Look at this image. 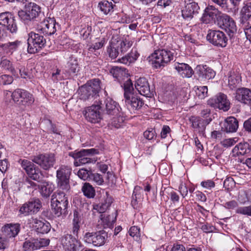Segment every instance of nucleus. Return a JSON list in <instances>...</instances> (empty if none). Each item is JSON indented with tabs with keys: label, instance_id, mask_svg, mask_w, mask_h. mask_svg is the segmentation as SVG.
<instances>
[{
	"label": "nucleus",
	"instance_id": "24",
	"mask_svg": "<svg viewBox=\"0 0 251 251\" xmlns=\"http://www.w3.org/2000/svg\"><path fill=\"white\" fill-rule=\"evenodd\" d=\"M124 98L126 104L128 108L130 106V108L132 110L140 109L144 104L143 101L134 93L129 96L126 94Z\"/></svg>",
	"mask_w": 251,
	"mask_h": 251
},
{
	"label": "nucleus",
	"instance_id": "44",
	"mask_svg": "<svg viewBox=\"0 0 251 251\" xmlns=\"http://www.w3.org/2000/svg\"><path fill=\"white\" fill-rule=\"evenodd\" d=\"M99 6L101 11L105 14H108L113 9L112 2L104 0L99 3Z\"/></svg>",
	"mask_w": 251,
	"mask_h": 251
},
{
	"label": "nucleus",
	"instance_id": "20",
	"mask_svg": "<svg viewBox=\"0 0 251 251\" xmlns=\"http://www.w3.org/2000/svg\"><path fill=\"white\" fill-rule=\"evenodd\" d=\"M196 71L199 79L201 81L212 79L215 75V72L206 65H198L196 68Z\"/></svg>",
	"mask_w": 251,
	"mask_h": 251
},
{
	"label": "nucleus",
	"instance_id": "57",
	"mask_svg": "<svg viewBox=\"0 0 251 251\" xmlns=\"http://www.w3.org/2000/svg\"><path fill=\"white\" fill-rule=\"evenodd\" d=\"M98 185L102 184L103 179L101 176L99 174H92L91 178Z\"/></svg>",
	"mask_w": 251,
	"mask_h": 251
},
{
	"label": "nucleus",
	"instance_id": "34",
	"mask_svg": "<svg viewBox=\"0 0 251 251\" xmlns=\"http://www.w3.org/2000/svg\"><path fill=\"white\" fill-rule=\"evenodd\" d=\"M240 23L242 25L250 22L251 17V2L246 4L242 8L240 12Z\"/></svg>",
	"mask_w": 251,
	"mask_h": 251
},
{
	"label": "nucleus",
	"instance_id": "64",
	"mask_svg": "<svg viewBox=\"0 0 251 251\" xmlns=\"http://www.w3.org/2000/svg\"><path fill=\"white\" fill-rule=\"evenodd\" d=\"M171 251H186L185 247L181 244H174Z\"/></svg>",
	"mask_w": 251,
	"mask_h": 251
},
{
	"label": "nucleus",
	"instance_id": "1",
	"mask_svg": "<svg viewBox=\"0 0 251 251\" xmlns=\"http://www.w3.org/2000/svg\"><path fill=\"white\" fill-rule=\"evenodd\" d=\"M68 205V197L64 191L59 190L51 196V206L54 214L57 217L66 214Z\"/></svg>",
	"mask_w": 251,
	"mask_h": 251
},
{
	"label": "nucleus",
	"instance_id": "16",
	"mask_svg": "<svg viewBox=\"0 0 251 251\" xmlns=\"http://www.w3.org/2000/svg\"><path fill=\"white\" fill-rule=\"evenodd\" d=\"M218 25L219 26L230 33L236 31L237 27L234 20L228 15L223 14L219 16Z\"/></svg>",
	"mask_w": 251,
	"mask_h": 251
},
{
	"label": "nucleus",
	"instance_id": "49",
	"mask_svg": "<svg viewBox=\"0 0 251 251\" xmlns=\"http://www.w3.org/2000/svg\"><path fill=\"white\" fill-rule=\"evenodd\" d=\"M105 43V40L104 39H101L100 41L98 42H96L92 45L90 46L88 48V50L90 52H94L96 50H98L101 48Z\"/></svg>",
	"mask_w": 251,
	"mask_h": 251
},
{
	"label": "nucleus",
	"instance_id": "31",
	"mask_svg": "<svg viewBox=\"0 0 251 251\" xmlns=\"http://www.w3.org/2000/svg\"><path fill=\"white\" fill-rule=\"evenodd\" d=\"M238 127L237 120L233 117H229L225 120L222 128L226 132H234L237 130Z\"/></svg>",
	"mask_w": 251,
	"mask_h": 251
},
{
	"label": "nucleus",
	"instance_id": "47",
	"mask_svg": "<svg viewBox=\"0 0 251 251\" xmlns=\"http://www.w3.org/2000/svg\"><path fill=\"white\" fill-rule=\"evenodd\" d=\"M127 80L124 84V97H126V95L127 94L129 96L131 94H133L132 91L133 90L132 83L130 79L127 77Z\"/></svg>",
	"mask_w": 251,
	"mask_h": 251
},
{
	"label": "nucleus",
	"instance_id": "13",
	"mask_svg": "<svg viewBox=\"0 0 251 251\" xmlns=\"http://www.w3.org/2000/svg\"><path fill=\"white\" fill-rule=\"evenodd\" d=\"M0 25L6 26L7 29L12 33L17 31L18 26L16 21L9 12L0 13Z\"/></svg>",
	"mask_w": 251,
	"mask_h": 251
},
{
	"label": "nucleus",
	"instance_id": "39",
	"mask_svg": "<svg viewBox=\"0 0 251 251\" xmlns=\"http://www.w3.org/2000/svg\"><path fill=\"white\" fill-rule=\"evenodd\" d=\"M116 44L121 53H124L131 48L133 43L128 39H125L123 40L117 41Z\"/></svg>",
	"mask_w": 251,
	"mask_h": 251
},
{
	"label": "nucleus",
	"instance_id": "52",
	"mask_svg": "<svg viewBox=\"0 0 251 251\" xmlns=\"http://www.w3.org/2000/svg\"><path fill=\"white\" fill-rule=\"evenodd\" d=\"M129 234L134 238L136 240H138L140 236V229L136 226H133L130 227L128 231Z\"/></svg>",
	"mask_w": 251,
	"mask_h": 251
},
{
	"label": "nucleus",
	"instance_id": "45",
	"mask_svg": "<svg viewBox=\"0 0 251 251\" xmlns=\"http://www.w3.org/2000/svg\"><path fill=\"white\" fill-rule=\"evenodd\" d=\"M80 222V218L78 215L77 211L74 212V219H73V232L74 234H76L79 230V223Z\"/></svg>",
	"mask_w": 251,
	"mask_h": 251
},
{
	"label": "nucleus",
	"instance_id": "30",
	"mask_svg": "<svg viewBox=\"0 0 251 251\" xmlns=\"http://www.w3.org/2000/svg\"><path fill=\"white\" fill-rule=\"evenodd\" d=\"M66 68H67L66 73L69 75H76L80 69L77 59L73 56L70 57Z\"/></svg>",
	"mask_w": 251,
	"mask_h": 251
},
{
	"label": "nucleus",
	"instance_id": "22",
	"mask_svg": "<svg viewBox=\"0 0 251 251\" xmlns=\"http://www.w3.org/2000/svg\"><path fill=\"white\" fill-rule=\"evenodd\" d=\"M235 99L244 104H251V90L246 88L237 89L235 94Z\"/></svg>",
	"mask_w": 251,
	"mask_h": 251
},
{
	"label": "nucleus",
	"instance_id": "19",
	"mask_svg": "<svg viewBox=\"0 0 251 251\" xmlns=\"http://www.w3.org/2000/svg\"><path fill=\"white\" fill-rule=\"evenodd\" d=\"M135 87L138 92L142 95L151 98L153 96V92L150 89L148 81L145 78H139L135 84Z\"/></svg>",
	"mask_w": 251,
	"mask_h": 251
},
{
	"label": "nucleus",
	"instance_id": "35",
	"mask_svg": "<svg viewBox=\"0 0 251 251\" xmlns=\"http://www.w3.org/2000/svg\"><path fill=\"white\" fill-rule=\"evenodd\" d=\"M97 153L96 150L94 149H83L80 151H75L74 152H71L69 153V155L73 157L75 159V161H77V160L79 159H82L86 156H90L91 154H94Z\"/></svg>",
	"mask_w": 251,
	"mask_h": 251
},
{
	"label": "nucleus",
	"instance_id": "36",
	"mask_svg": "<svg viewBox=\"0 0 251 251\" xmlns=\"http://www.w3.org/2000/svg\"><path fill=\"white\" fill-rule=\"evenodd\" d=\"M20 44V41L16 40L13 42L0 44V48L2 49L5 53L12 54L14 51L18 49Z\"/></svg>",
	"mask_w": 251,
	"mask_h": 251
},
{
	"label": "nucleus",
	"instance_id": "21",
	"mask_svg": "<svg viewBox=\"0 0 251 251\" xmlns=\"http://www.w3.org/2000/svg\"><path fill=\"white\" fill-rule=\"evenodd\" d=\"M18 162L30 178L35 180H39L40 175L36 172L32 162L26 159H20Z\"/></svg>",
	"mask_w": 251,
	"mask_h": 251
},
{
	"label": "nucleus",
	"instance_id": "41",
	"mask_svg": "<svg viewBox=\"0 0 251 251\" xmlns=\"http://www.w3.org/2000/svg\"><path fill=\"white\" fill-rule=\"evenodd\" d=\"M241 77L234 73H230L228 76V85L230 89H233L239 84Z\"/></svg>",
	"mask_w": 251,
	"mask_h": 251
},
{
	"label": "nucleus",
	"instance_id": "63",
	"mask_svg": "<svg viewBox=\"0 0 251 251\" xmlns=\"http://www.w3.org/2000/svg\"><path fill=\"white\" fill-rule=\"evenodd\" d=\"M178 190L183 198H184L185 196L187 195V188L184 184H183V183H181L179 185Z\"/></svg>",
	"mask_w": 251,
	"mask_h": 251
},
{
	"label": "nucleus",
	"instance_id": "6",
	"mask_svg": "<svg viewBox=\"0 0 251 251\" xmlns=\"http://www.w3.org/2000/svg\"><path fill=\"white\" fill-rule=\"evenodd\" d=\"M107 238V234L105 232L99 231L96 232H86L83 237L84 241L95 247L103 245Z\"/></svg>",
	"mask_w": 251,
	"mask_h": 251
},
{
	"label": "nucleus",
	"instance_id": "40",
	"mask_svg": "<svg viewBox=\"0 0 251 251\" xmlns=\"http://www.w3.org/2000/svg\"><path fill=\"white\" fill-rule=\"evenodd\" d=\"M107 52L109 56L112 59L116 58L120 53V50L115 41H112L110 45L107 47Z\"/></svg>",
	"mask_w": 251,
	"mask_h": 251
},
{
	"label": "nucleus",
	"instance_id": "11",
	"mask_svg": "<svg viewBox=\"0 0 251 251\" xmlns=\"http://www.w3.org/2000/svg\"><path fill=\"white\" fill-rule=\"evenodd\" d=\"M206 38L213 45L222 48L226 46L228 41L226 34L220 30H209Z\"/></svg>",
	"mask_w": 251,
	"mask_h": 251
},
{
	"label": "nucleus",
	"instance_id": "50",
	"mask_svg": "<svg viewBox=\"0 0 251 251\" xmlns=\"http://www.w3.org/2000/svg\"><path fill=\"white\" fill-rule=\"evenodd\" d=\"M91 175V172L84 169L79 170L77 172L78 176L84 180H87L88 178L90 179Z\"/></svg>",
	"mask_w": 251,
	"mask_h": 251
},
{
	"label": "nucleus",
	"instance_id": "61",
	"mask_svg": "<svg viewBox=\"0 0 251 251\" xmlns=\"http://www.w3.org/2000/svg\"><path fill=\"white\" fill-rule=\"evenodd\" d=\"M35 242L34 243L29 241H26L23 244V248L25 250L37 249V246H35Z\"/></svg>",
	"mask_w": 251,
	"mask_h": 251
},
{
	"label": "nucleus",
	"instance_id": "59",
	"mask_svg": "<svg viewBox=\"0 0 251 251\" xmlns=\"http://www.w3.org/2000/svg\"><path fill=\"white\" fill-rule=\"evenodd\" d=\"M238 213L251 216V205L248 206L240 207L238 209Z\"/></svg>",
	"mask_w": 251,
	"mask_h": 251
},
{
	"label": "nucleus",
	"instance_id": "17",
	"mask_svg": "<svg viewBox=\"0 0 251 251\" xmlns=\"http://www.w3.org/2000/svg\"><path fill=\"white\" fill-rule=\"evenodd\" d=\"M55 24L53 18L49 17L41 23L38 29L45 35H51L56 32Z\"/></svg>",
	"mask_w": 251,
	"mask_h": 251
},
{
	"label": "nucleus",
	"instance_id": "14",
	"mask_svg": "<svg viewBox=\"0 0 251 251\" xmlns=\"http://www.w3.org/2000/svg\"><path fill=\"white\" fill-rule=\"evenodd\" d=\"M199 10L200 7L197 3L193 0H188L181 11L182 16L184 19L189 20L199 13Z\"/></svg>",
	"mask_w": 251,
	"mask_h": 251
},
{
	"label": "nucleus",
	"instance_id": "28",
	"mask_svg": "<svg viewBox=\"0 0 251 251\" xmlns=\"http://www.w3.org/2000/svg\"><path fill=\"white\" fill-rule=\"evenodd\" d=\"M193 128L199 130V132H202L211 121V119H203L198 117L192 116L190 118Z\"/></svg>",
	"mask_w": 251,
	"mask_h": 251
},
{
	"label": "nucleus",
	"instance_id": "25",
	"mask_svg": "<svg viewBox=\"0 0 251 251\" xmlns=\"http://www.w3.org/2000/svg\"><path fill=\"white\" fill-rule=\"evenodd\" d=\"M219 11L213 6H209L206 8L203 15L201 18V21L205 24L212 22L217 18L218 20L219 19Z\"/></svg>",
	"mask_w": 251,
	"mask_h": 251
},
{
	"label": "nucleus",
	"instance_id": "60",
	"mask_svg": "<svg viewBox=\"0 0 251 251\" xmlns=\"http://www.w3.org/2000/svg\"><path fill=\"white\" fill-rule=\"evenodd\" d=\"M237 141L236 138H228L224 140L221 143L224 147H229L233 145Z\"/></svg>",
	"mask_w": 251,
	"mask_h": 251
},
{
	"label": "nucleus",
	"instance_id": "43",
	"mask_svg": "<svg viewBox=\"0 0 251 251\" xmlns=\"http://www.w3.org/2000/svg\"><path fill=\"white\" fill-rule=\"evenodd\" d=\"M82 191L84 195L89 198H92L95 195L94 188L88 183H85L82 187Z\"/></svg>",
	"mask_w": 251,
	"mask_h": 251
},
{
	"label": "nucleus",
	"instance_id": "38",
	"mask_svg": "<svg viewBox=\"0 0 251 251\" xmlns=\"http://www.w3.org/2000/svg\"><path fill=\"white\" fill-rule=\"evenodd\" d=\"M53 186L49 182H43L40 186V193L45 197H49L53 192Z\"/></svg>",
	"mask_w": 251,
	"mask_h": 251
},
{
	"label": "nucleus",
	"instance_id": "56",
	"mask_svg": "<svg viewBox=\"0 0 251 251\" xmlns=\"http://www.w3.org/2000/svg\"><path fill=\"white\" fill-rule=\"evenodd\" d=\"M13 80V77L10 75H4L0 77V82L3 85L10 84Z\"/></svg>",
	"mask_w": 251,
	"mask_h": 251
},
{
	"label": "nucleus",
	"instance_id": "8",
	"mask_svg": "<svg viewBox=\"0 0 251 251\" xmlns=\"http://www.w3.org/2000/svg\"><path fill=\"white\" fill-rule=\"evenodd\" d=\"M11 97L15 102L23 105H30L34 101L32 94L27 91L21 89L15 90L11 94Z\"/></svg>",
	"mask_w": 251,
	"mask_h": 251
},
{
	"label": "nucleus",
	"instance_id": "26",
	"mask_svg": "<svg viewBox=\"0 0 251 251\" xmlns=\"http://www.w3.org/2000/svg\"><path fill=\"white\" fill-rule=\"evenodd\" d=\"M32 223L35 230L39 233L46 234L50 230V224L46 221H41L36 218L32 219Z\"/></svg>",
	"mask_w": 251,
	"mask_h": 251
},
{
	"label": "nucleus",
	"instance_id": "15",
	"mask_svg": "<svg viewBox=\"0 0 251 251\" xmlns=\"http://www.w3.org/2000/svg\"><path fill=\"white\" fill-rule=\"evenodd\" d=\"M84 115L86 120L92 123H99L101 120L100 107L99 105H93L85 110Z\"/></svg>",
	"mask_w": 251,
	"mask_h": 251
},
{
	"label": "nucleus",
	"instance_id": "32",
	"mask_svg": "<svg viewBox=\"0 0 251 251\" xmlns=\"http://www.w3.org/2000/svg\"><path fill=\"white\" fill-rule=\"evenodd\" d=\"M110 73L116 78L119 82L128 77V71L125 68L114 67L110 71Z\"/></svg>",
	"mask_w": 251,
	"mask_h": 251
},
{
	"label": "nucleus",
	"instance_id": "46",
	"mask_svg": "<svg viewBox=\"0 0 251 251\" xmlns=\"http://www.w3.org/2000/svg\"><path fill=\"white\" fill-rule=\"evenodd\" d=\"M122 112L118 115H113L114 117L111 120V125L114 127L118 128L120 127L124 121V117L122 116Z\"/></svg>",
	"mask_w": 251,
	"mask_h": 251
},
{
	"label": "nucleus",
	"instance_id": "7",
	"mask_svg": "<svg viewBox=\"0 0 251 251\" xmlns=\"http://www.w3.org/2000/svg\"><path fill=\"white\" fill-rule=\"evenodd\" d=\"M32 160L39 165L43 169L49 170L53 167L55 162L54 153H43L33 156Z\"/></svg>",
	"mask_w": 251,
	"mask_h": 251
},
{
	"label": "nucleus",
	"instance_id": "51",
	"mask_svg": "<svg viewBox=\"0 0 251 251\" xmlns=\"http://www.w3.org/2000/svg\"><path fill=\"white\" fill-rule=\"evenodd\" d=\"M95 162V160L91 159L89 156H86L84 158L82 159H79V160H77V161H74V165L75 166H78L82 165H85L86 164L90 163Z\"/></svg>",
	"mask_w": 251,
	"mask_h": 251
},
{
	"label": "nucleus",
	"instance_id": "18",
	"mask_svg": "<svg viewBox=\"0 0 251 251\" xmlns=\"http://www.w3.org/2000/svg\"><path fill=\"white\" fill-rule=\"evenodd\" d=\"M21 230V225L19 224L10 223L5 225L1 228L3 235L14 241V238L18 234Z\"/></svg>",
	"mask_w": 251,
	"mask_h": 251
},
{
	"label": "nucleus",
	"instance_id": "53",
	"mask_svg": "<svg viewBox=\"0 0 251 251\" xmlns=\"http://www.w3.org/2000/svg\"><path fill=\"white\" fill-rule=\"evenodd\" d=\"M19 73L22 78L30 79L32 77V73L30 71L25 69V67L22 66L19 68Z\"/></svg>",
	"mask_w": 251,
	"mask_h": 251
},
{
	"label": "nucleus",
	"instance_id": "2",
	"mask_svg": "<svg viewBox=\"0 0 251 251\" xmlns=\"http://www.w3.org/2000/svg\"><path fill=\"white\" fill-rule=\"evenodd\" d=\"M100 89V81L93 79L79 88L78 93L80 99L84 100L94 99L97 96Z\"/></svg>",
	"mask_w": 251,
	"mask_h": 251
},
{
	"label": "nucleus",
	"instance_id": "58",
	"mask_svg": "<svg viewBox=\"0 0 251 251\" xmlns=\"http://www.w3.org/2000/svg\"><path fill=\"white\" fill-rule=\"evenodd\" d=\"M243 28L245 33L247 37V38L251 42V23H249L243 25H242Z\"/></svg>",
	"mask_w": 251,
	"mask_h": 251
},
{
	"label": "nucleus",
	"instance_id": "33",
	"mask_svg": "<svg viewBox=\"0 0 251 251\" xmlns=\"http://www.w3.org/2000/svg\"><path fill=\"white\" fill-rule=\"evenodd\" d=\"M250 151V145L247 142H241L233 149L232 154L234 156H239L248 153Z\"/></svg>",
	"mask_w": 251,
	"mask_h": 251
},
{
	"label": "nucleus",
	"instance_id": "9",
	"mask_svg": "<svg viewBox=\"0 0 251 251\" xmlns=\"http://www.w3.org/2000/svg\"><path fill=\"white\" fill-rule=\"evenodd\" d=\"M40 12V7L35 3L30 2L25 5V10L18 12V15L22 20L26 22L35 18Z\"/></svg>",
	"mask_w": 251,
	"mask_h": 251
},
{
	"label": "nucleus",
	"instance_id": "27",
	"mask_svg": "<svg viewBox=\"0 0 251 251\" xmlns=\"http://www.w3.org/2000/svg\"><path fill=\"white\" fill-rule=\"evenodd\" d=\"M105 111L108 115H118L121 112L119 105L111 98H107L105 100Z\"/></svg>",
	"mask_w": 251,
	"mask_h": 251
},
{
	"label": "nucleus",
	"instance_id": "42",
	"mask_svg": "<svg viewBox=\"0 0 251 251\" xmlns=\"http://www.w3.org/2000/svg\"><path fill=\"white\" fill-rule=\"evenodd\" d=\"M112 202L111 198H107L104 202L94 206V209L99 213H104L110 206Z\"/></svg>",
	"mask_w": 251,
	"mask_h": 251
},
{
	"label": "nucleus",
	"instance_id": "10",
	"mask_svg": "<svg viewBox=\"0 0 251 251\" xmlns=\"http://www.w3.org/2000/svg\"><path fill=\"white\" fill-rule=\"evenodd\" d=\"M208 105L215 108H219L224 111H227L230 107V102L226 95L219 93L207 101Z\"/></svg>",
	"mask_w": 251,
	"mask_h": 251
},
{
	"label": "nucleus",
	"instance_id": "3",
	"mask_svg": "<svg viewBox=\"0 0 251 251\" xmlns=\"http://www.w3.org/2000/svg\"><path fill=\"white\" fill-rule=\"evenodd\" d=\"M153 67L159 68L167 65L174 58V52L167 49L156 50L151 55Z\"/></svg>",
	"mask_w": 251,
	"mask_h": 251
},
{
	"label": "nucleus",
	"instance_id": "55",
	"mask_svg": "<svg viewBox=\"0 0 251 251\" xmlns=\"http://www.w3.org/2000/svg\"><path fill=\"white\" fill-rule=\"evenodd\" d=\"M0 65L2 67L10 71L12 73H14L15 70L10 60L7 59H4L3 60L1 59Z\"/></svg>",
	"mask_w": 251,
	"mask_h": 251
},
{
	"label": "nucleus",
	"instance_id": "29",
	"mask_svg": "<svg viewBox=\"0 0 251 251\" xmlns=\"http://www.w3.org/2000/svg\"><path fill=\"white\" fill-rule=\"evenodd\" d=\"M174 67L183 77H190L193 74L191 67L187 64L176 62L174 64Z\"/></svg>",
	"mask_w": 251,
	"mask_h": 251
},
{
	"label": "nucleus",
	"instance_id": "4",
	"mask_svg": "<svg viewBox=\"0 0 251 251\" xmlns=\"http://www.w3.org/2000/svg\"><path fill=\"white\" fill-rule=\"evenodd\" d=\"M46 43L43 36L30 32L28 34L27 51L30 53H35L44 47Z\"/></svg>",
	"mask_w": 251,
	"mask_h": 251
},
{
	"label": "nucleus",
	"instance_id": "37",
	"mask_svg": "<svg viewBox=\"0 0 251 251\" xmlns=\"http://www.w3.org/2000/svg\"><path fill=\"white\" fill-rule=\"evenodd\" d=\"M100 221L104 228H112L115 223L116 217L113 214L112 215H101Z\"/></svg>",
	"mask_w": 251,
	"mask_h": 251
},
{
	"label": "nucleus",
	"instance_id": "48",
	"mask_svg": "<svg viewBox=\"0 0 251 251\" xmlns=\"http://www.w3.org/2000/svg\"><path fill=\"white\" fill-rule=\"evenodd\" d=\"M195 91L198 97L201 99H203L207 96L208 92L207 87L204 86L197 87Z\"/></svg>",
	"mask_w": 251,
	"mask_h": 251
},
{
	"label": "nucleus",
	"instance_id": "62",
	"mask_svg": "<svg viewBox=\"0 0 251 251\" xmlns=\"http://www.w3.org/2000/svg\"><path fill=\"white\" fill-rule=\"evenodd\" d=\"M234 181L232 178L228 177L226 179L224 182V187L227 189H230L234 185Z\"/></svg>",
	"mask_w": 251,
	"mask_h": 251
},
{
	"label": "nucleus",
	"instance_id": "12",
	"mask_svg": "<svg viewBox=\"0 0 251 251\" xmlns=\"http://www.w3.org/2000/svg\"><path fill=\"white\" fill-rule=\"evenodd\" d=\"M41 207L40 201L38 199L33 200L23 204L19 209V215L26 216L38 212Z\"/></svg>",
	"mask_w": 251,
	"mask_h": 251
},
{
	"label": "nucleus",
	"instance_id": "23",
	"mask_svg": "<svg viewBox=\"0 0 251 251\" xmlns=\"http://www.w3.org/2000/svg\"><path fill=\"white\" fill-rule=\"evenodd\" d=\"M61 242L65 251H76L78 245V241L70 234L63 236Z\"/></svg>",
	"mask_w": 251,
	"mask_h": 251
},
{
	"label": "nucleus",
	"instance_id": "5",
	"mask_svg": "<svg viewBox=\"0 0 251 251\" xmlns=\"http://www.w3.org/2000/svg\"><path fill=\"white\" fill-rule=\"evenodd\" d=\"M71 168L67 166H61L56 171V181L59 189L68 191L70 189L69 179Z\"/></svg>",
	"mask_w": 251,
	"mask_h": 251
},
{
	"label": "nucleus",
	"instance_id": "54",
	"mask_svg": "<svg viewBox=\"0 0 251 251\" xmlns=\"http://www.w3.org/2000/svg\"><path fill=\"white\" fill-rule=\"evenodd\" d=\"M92 28L89 25H84V27L80 30V34L84 39L87 38L90 34Z\"/></svg>",
	"mask_w": 251,
	"mask_h": 251
}]
</instances>
